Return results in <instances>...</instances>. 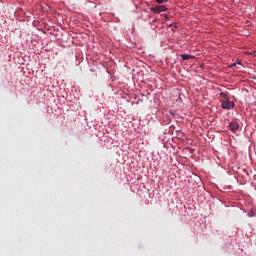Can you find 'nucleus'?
Instances as JSON below:
<instances>
[{"label": "nucleus", "instance_id": "obj_1", "mask_svg": "<svg viewBox=\"0 0 256 256\" xmlns=\"http://www.w3.org/2000/svg\"><path fill=\"white\" fill-rule=\"evenodd\" d=\"M222 109H233L235 107V102L226 98L224 101L221 102Z\"/></svg>", "mask_w": 256, "mask_h": 256}, {"label": "nucleus", "instance_id": "obj_2", "mask_svg": "<svg viewBox=\"0 0 256 256\" xmlns=\"http://www.w3.org/2000/svg\"><path fill=\"white\" fill-rule=\"evenodd\" d=\"M165 11H167V6L165 5L151 7V12L155 15L165 13Z\"/></svg>", "mask_w": 256, "mask_h": 256}, {"label": "nucleus", "instance_id": "obj_3", "mask_svg": "<svg viewBox=\"0 0 256 256\" xmlns=\"http://www.w3.org/2000/svg\"><path fill=\"white\" fill-rule=\"evenodd\" d=\"M229 128L231 129V131L233 132V133H235V131H238L239 130V123H237V122H231L230 124H229Z\"/></svg>", "mask_w": 256, "mask_h": 256}, {"label": "nucleus", "instance_id": "obj_4", "mask_svg": "<svg viewBox=\"0 0 256 256\" xmlns=\"http://www.w3.org/2000/svg\"><path fill=\"white\" fill-rule=\"evenodd\" d=\"M180 57L182 61H189V59H195V56L189 54H181Z\"/></svg>", "mask_w": 256, "mask_h": 256}, {"label": "nucleus", "instance_id": "obj_5", "mask_svg": "<svg viewBox=\"0 0 256 256\" xmlns=\"http://www.w3.org/2000/svg\"><path fill=\"white\" fill-rule=\"evenodd\" d=\"M220 97H223L224 100H225V99H228V98H227V94L224 93V92L220 93Z\"/></svg>", "mask_w": 256, "mask_h": 256}, {"label": "nucleus", "instance_id": "obj_6", "mask_svg": "<svg viewBox=\"0 0 256 256\" xmlns=\"http://www.w3.org/2000/svg\"><path fill=\"white\" fill-rule=\"evenodd\" d=\"M155 1H156V3L161 4V3H167L168 0H155Z\"/></svg>", "mask_w": 256, "mask_h": 256}, {"label": "nucleus", "instance_id": "obj_7", "mask_svg": "<svg viewBox=\"0 0 256 256\" xmlns=\"http://www.w3.org/2000/svg\"><path fill=\"white\" fill-rule=\"evenodd\" d=\"M231 67H235V63L231 65Z\"/></svg>", "mask_w": 256, "mask_h": 256}, {"label": "nucleus", "instance_id": "obj_8", "mask_svg": "<svg viewBox=\"0 0 256 256\" xmlns=\"http://www.w3.org/2000/svg\"><path fill=\"white\" fill-rule=\"evenodd\" d=\"M165 18H167V15H164Z\"/></svg>", "mask_w": 256, "mask_h": 256}]
</instances>
